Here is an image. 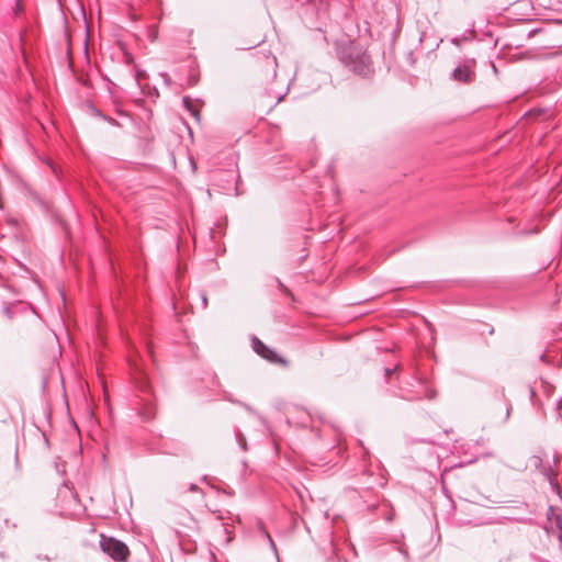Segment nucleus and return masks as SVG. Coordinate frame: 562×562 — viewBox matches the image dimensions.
<instances>
[{"label":"nucleus","mask_w":562,"mask_h":562,"mask_svg":"<svg viewBox=\"0 0 562 562\" xmlns=\"http://www.w3.org/2000/svg\"><path fill=\"white\" fill-rule=\"evenodd\" d=\"M336 53L341 64L353 74L369 78L373 75L371 57L362 46L353 42H341L336 44Z\"/></svg>","instance_id":"f257e3e1"},{"label":"nucleus","mask_w":562,"mask_h":562,"mask_svg":"<svg viewBox=\"0 0 562 562\" xmlns=\"http://www.w3.org/2000/svg\"><path fill=\"white\" fill-rule=\"evenodd\" d=\"M136 387L144 393L140 398L139 415L145 422H150L156 416V404L151 398V386L145 372L138 371L134 378Z\"/></svg>","instance_id":"f03ea898"},{"label":"nucleus","mask_w":562,"mask_h":562,"mask_svg":"<svg viewBox=\"0 0 562 562\" xmlns=\"http://www.w3.org/2000/svg\"><path fill=\"white\" fill-rule=\"evenodd\" d=\"M99 546L101 550L116 562H126L130 557V549L125 542L114 538L100 536Z\"/></svg>","instance_id":"7ed1b4c3"},{"label":"nucleus","mask_w":562,"mask_h":562,"mask_svg":"<svg viewBox=\"0 0 562 562\" xmlns=\"http://www.w3.org/2000/svg\"><path fill=\"white\" fill-rule=\"evenodd\" d=\"M251 347L254 351L260 356L262 359L267 360L272 364H281L283 367L288 366V361L279 356L273 349L263 344L258 337L254 336L251 338Z\"/></svg>","instance_id":"20e7f679"},{"label":"nucleus","mask_w":562,"mask_h":562,"mask_svg":"<svg viewBox=\"0 0 562 562\" xmlns=\"http://www.w3.org/2000/svg\"><path fill=\"white\" fill-rule=\"evenodd\" d=\"M475 60L472 59L471 61L457 66L452 71V79L464 83L471 82L475 77L473 70Z\"/></svg>","instance_id":"39448f33"},{"label":"nucleus","mask_w":562,"mask_h":562,"mask_svg":"<svg viewBox=\"0 0 562 562\" xmlns=\"http://www.w3.org/2000/svg\"><path fill=\"white\" fill-rule=\"evenodd\" d=\"M530 461L536 469H540L541 473L549 480L550 484H553L557 473L552 467L550 464L543 465V461L539 456H532Z\"/></svg>","instance_id":"423d86ee"},{"label":"nucleus","mask_w":562,"mask_h":562,"mask_svg":"<svg viewBox=\"0 0 562 562\" xmlns=\"http://www.w3.org/2000/svg\"><path fill=\"white\" fill-rule=\"evenodd\" d=\"M494 396H495V398L503 400L505 402L506 412H505V417L503 419V423H506L510 417L513 406H512L510 401L506 397L505 389L501 387L499 390H496Z\"/></svg>","instance_id":"0eeeda50"},{"label":"nucleus","mask_w":562,"mask_h":562,"mask_svg":"<svg viewBox=\"0 0 562 562\" xmlns=\"http://www.w3.org/2000/svg\"><path fill=\"white\" fill-rule=\"evenodd\" d=\"M288 91H289V87L278 90V91L274 89H267L266 90L267 95L276 100L274 103L271 105V108L279 104L284 99Z\"/></svg>","instance_id":"6e6552de"},{"label":"nucleus","mask_w":562,"mask_h":562,"mask_svg":"<svg viewBox=\"0 0 562 562\" xmlns=\"http://www.w3.org/2000/svg\"><path fill=\"white\" fill-rule=\"evenodd\" d=\"M394 549L396 550L402 562H411L409 550L405 543L395 542Z\"/></svg>","instance_id":"1a4fd4ad"},{"label":"nucleus","mask_w":562,"mask_h":562,"mask_svg":"<svg viewBox=\"0 0 562 562\" xmlns=\"http://www.w3.org/2000/svg\"><path fill=\"white\" fill-rule=\"evenodd\" d=\"M184 108L195 117L199 119V111L195 106H193L190 97L186 95L182 99Z\"/></svg>","instance_id":"9d476101"},{"label":"nucleus","mask_w":562,"mask_h":562,"mask_svg":"<svg viewBox=\"0 0 562 562\" xmlns=\"http://www.w3.org/2000/svg\"><path fill=\"white\" fill-rule=\"evenodd\" d=\"M235 439L238 443V446L243 449V450H247V440H246V437L245 435L239 430V429H236L235 430Z\"/></svg>","instance_id":"9b49d317"},{"label":"nucleus","mask_w":562,"mask_h":562,"mask_svg":"<svg viewBox=\"0 0 562 562\" xmlns=\"http://www.w3.org/2000/svg\"><path fill=\"white\" fill-rule=\"evenodd\" d=\"M93 114L111 124H114V125H117L119 123L114 120V119H111V117H108L106 115H104L100 110H93Z\"/></svg>","instance_id":"f8f14e48"},{"label":"nucleus","mask_w":562,"mask_h":562,"mask_svg":"<svg viewBox=\"0 0 562 562\" xmlns=\"http://www.w3.org/2000/svg\"><path fill=\"white\" fill-rule=\"evenodd\" d=\"M555 526L559 529V540L562 541V514L555 516Z\"/></svg>","instance_id":"ddd939ff"},{"label":"nucleus","mask_w":562,"mask_h":562,"mask_svg":"<svg viewBox=\"0 0 562 562\" xmlns=\"http://www.w3.org/2000/svg\"><path fill=\"white\" fill-rule=\"evenodd\" d=\"M263 533H265V537L268 539L269 541V544H270V548L272 549V551L274 552L276 557H278V551H277V547L271 538V536L269 535V532L265 529H262Z\"/></svg>","instance_id":"4468645a"},{"label":"nucleus","mask_w":562,"mask_h":562,"mask_svg":"<svg viewBox=\"0 0 562 562\" xmlns=\"http://www.w3.org/2000/svg\"><path fill=\"white\" fill-rule=\"evenodd\" d=\"M22 12H23L22 0H15V5L13 8V13L15 15H19Z\"/></svg>","instance_id":"2eb2a0df"},{"label":"nucleus","mask_w":562,"mask_h":562,"mask_svg":"<svg viewBox=\"0 0 562 562\" xmlns=\"http://www.w3.org/2000/svg\"><path fill=\"white\" fill-rule=\"evenodd\" d=\"M326 562H349L346 559H340L335 552L331 557L327 558Z\"/></svg>","instance_id":"dca6fc26"},{"label":"nucleus","mask_w":562,"mask_h":562,"mask_svg":"<svg viewBox=\"0 0 562 562\" xmlns=\"http://www.w3.org/2000/svg\"><path fill=\"white\" fill-rule=\"evenodd\" d=\"M223 400L234 403V404H238V401L234 400L232 394L226 391H223Z\"/></svg>","instance_id":"f3484780"},{"label":"nucleus","mask_w":562,"mask_h":562,"mask_svg":"<svg viewBox=\"0 0 562 562\" xmlns=\"http://www.w3.org/2000/svg\"><path fill=\"white\" fill-rule=\"evenodd\" d=\"M200 297H201V302H202V306L203 308H206L207 307V296H206V293L205 292H200Z\"/></svg>","instance_id":"a211bd4d"},{"label":"nucleus","mask_w":562,"mask_h":562,"mask_svg":"<svg viewBox=\"0 0 562 562\" xmlns=\"http://www.w3.org/2000/svg\"><path fill=\"white\" fill-rule=\"evenodd\" d=\"M436 395H437V393H436V391H434V390L428 389V390L426 391V397H427L428 400H434V398L436 397Z\"/></svg>","instance_id":"6ab92c4d"},{"label":"nucleus","mask_w":562,"mask_h":562,"mask_svg":"<svg viewBox=\"0 0 562 562\" xmlns=\"http://www.w3.org/2000/svg\"><path fill=\"white\" fill-rule=\"evenodd\" d=\"M395 370H396V367H394V368H385L384 369L385 375L386 376H391L395 372Z\"/></svg>","instance_id":"aec40b11"},{"label":"nucleus","mask_w":562,"mask_h":562,"mask_svg":"<svg viewBox=\"0 0 562 562\" xmlns=\"http://www.w3.org/2000/svg\"><path fill=\"white\" fill-rule=\"evenodd\" d=\"M160 76L164 78L165 83L169 86L170 85V78H169L168 74L161 72Z\"/></svg>","instance_id":"412c9836"},{"label":"nucleus","mask_w":562,"mask_h":562,"mask_svg":"<svg viewBox=\"0 0 562 562\" xmlns=\"http://www.w3.org/2000/svg\"><path fill=\"white\" fill-rule=\"evenodd\" d=\"M538 233V229L537 228H532V229H529V231H522L520 234L522 235H530V234H537Z\"/></svg>","instance_id":"4be33fe9"},{"label":"nucleus","mask_w":562,"mask_h":562,"mask_svg":"<svg viewBox=\"0 0 562 562\" xmlns=\"http://www.w3.org/2000/svg\"><path fill=\"white\" fill-rule=\"evenodd\" d=\"M189 491L190 492H199L200 487L196 484L191 483L190 486H189Z\"/></svg>","instance_id":"5701e85b"},{"label":"nucleus","mask_w":562,"mask_h":562,"mask_svg":"<svg viewBox=\"0 0 562 562\" xmlns=\"http://www.w3.org/2000/svg\"><path fill=\"white\" fill-rule=\"evenodd\" d=\"M239 404H240L243 407H245V409H246V411H248V412H252V408H251L249 405H247V404H245V403H239Z\"/></svg>","instance_id":"b1692460"},{"label":"nucleus","mask_w":562,"mask_h":562,"mask_svg":"<svg viewBox=\"0 0 562 562\" xmlns=\"http://www.w3.org/2000/svg\"><path fill=\"white\" fill-rule=\"evenodd\" d=\"M278 282H279V285H280V288L282 290H284L285 292H289V290L283 285V283H281L280 281H278Z\"/></svg>","instance_id":"393cba45"},{"label":"nucleus","mask_w":562,"mask_h":562,"mask_svg":"<svg viewBox=\"0 0 562 562\" xmlns=\"http://www.w3.org/2000/svg\"><path fill=\"white\" fill-rule=\"evenodd\" d=\"M4 313H5L9 317H11V311H10V308H8V307H7V308H4Z\"/></svg>","instance_id":"a878e982"},{"label":"nucleus","mask_w":562,"mask_h":562,"mask_svg":"<svg viewBox=\"0 0 562 562\" xmlns=\"http://www.w3.org/2000/svg\"><path fill=\"white\" fill-rule=\"evenodd\" d=\"M201 480H202V482L206 483L207 482V475H204Z\"/></svg>","instance_id":"bb28decb"},{"label":"nucleus","mask_w":562,"mask_h":562,"mask_svg":"<svg viewBox=\"0 0 562 562\" xmlns=\"http://www.w3.org/2000/svg\"><path fill=\"white\" fill-rule=\"evenodd\" d=\"M492 66H493L494 71L496 72L497 71L496 66L494 64H492Z\"/></svg>","instance_id":"cd10ccee"},{"label":"nucleus","mask_w":562,"mask_h":562,"mask_svg":"<svg viewBox=\"0 0 562 562\" xmlns=\"http://www.w3.org/2000/svg\"><path fill=\"white\" fill-rule=\"evenodd\" d=\"M306 2H313L314 0H305Z\"/></svg>","instance_id":"c85d7f7f"},{"label":"nucleus","mask_w":562,"mask_h":562,"mask_svg":"<svg viewBox=\"0 0 562 562\" xmlns=\"http://www.w3.org/2000/svg\"><path fill=\"white\" fill-rule=\"evenodd\" d=\"M562 543V541H560Z\"/></svg>","instance_id":"c756f323"}]
</instances>
